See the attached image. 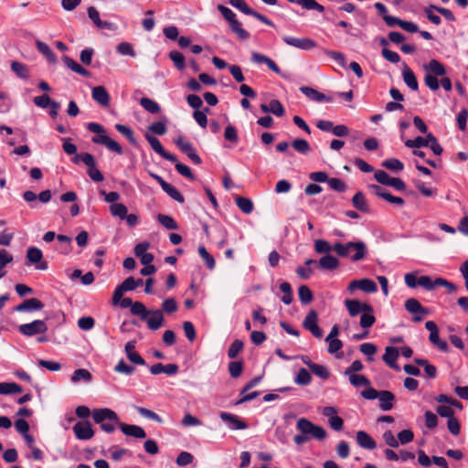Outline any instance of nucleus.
<instances>
[{
  "instance_id": "1",
  "label": "nucleus",
  "mask_w": 468,
  "mask_h": 468,
  "mask_svg": "<svg viewBox=\"0 0 468 468\" xmlns=\"http://www.w3.org/2000/svg\"><path fill=\"white\" fill-rule=\"evenodd\" d=\"M344 304L351 317L360 314L359 325L363 329H369L375 324L374 309L369 303H362L356 299H346Z\"/></svg>"
},
{
  "instance_id": "2",
  "label": "nucleus",
  "mask_w": 468,
  "mask_h": 468,
  "mask_svg": "<svg viewBox=\"0 0 468 468\" xmlns=\"http://www.w3.org/2000/svg\"><path fill=\"white\" fill-rule=\"evenodd\" d=\"M296 429L300 432L294 435L293 441L297 445H303L312 438L324 440L326 437V431L305 418H301L296 422Z\"/></svg>"
},
{
  "instance_id": "3",
  "label": "nucleus",
  "mask_w": 468,
  "mask_h": 468,
  "mask_svg": "<svg viewBox=\"0 0 468 468\" xmlns=\"http://www.w3.org/2000/svg\"><path fill=\"white\" fill-rule=\"evenodd\" d=\"M334 251L340 257H349L352 261H359L367 254V248L363 241L336 242Z\"/></svg>"
},
{
  "instance_id": "4",
  "label": "nucleus",
  "mask_w": 468,
  "mask_h": 468,
  "mask_svg": "<svg viewBox=\"0 0 468 468\" xmlns=\"http://www.w3.org/2000/svg\"><path fill=\"white\" fill-rule=\"evenodd\" d=\"M92 418L97 424H100L101 430L107 433H112L116 427H120L121 424L115 411L108 408L94 409Z\"/></svg>"
},
{
  "instance_id": "5",
  "label": "nucleus",
  "mask_w": 468,
  "mask_h": 468,
  "mask_svg": "<svg viewBox=\"0 0 468 468\" xmlns=\"http://www.w3.org/2000/svg\"><path fill=\"white\" fill-rule=\"evenodd\" d=\"M404 282L405 284L411 289L420 286L425 290L431 291L438 286V284H436V279L432 281L428 275H422L417 278L415 272L406 273L404 276Z\"/></svg>"
},
{
  "instance_id": "6",
  "label": "nucleus",
  "mask_w": 468,
  "mask_h": 468,
  "mask_svg": "<svg viewBox=\"0 0 468 468\" xmlns=\"http://www.w3.org/2000/svg\"><path fill=\"white\" fill-rule=\"evenodd\" d=\"M18 331L26 336H34L38 334H44L48 331V326L43 320H34L28 324H23L18 326Z\"/></svg>"
},
{
  "instance_id": "7",
  "label": "nucleus",
  "mask_w": 468,
  "mask_h": 468,
  "mask_svg": "<svg viewBox=\"0 0 468 468\" xmlns=\"http://www.w3.org/2000/svg\"><path fill=\"white\" fill-rule=\"evenodd\" d=\"M405 309L412 314L414 316L412 320L414 322H420L423 317L429 314L428 309L423 307L420 302L415 298H410L405 302Z\"/></svg>"
},
{
  "instance_id": "8",
  "label": "nucleus",
  "mask_w": 468,
  "mask_h": 468,
  "mask_svg": "<svg viewBox=\"0 0 468 468\" xmlns=\"http://www.w3.org/2000/svg\"><path fill=\"white\" fill-rule=\"evenodd\" d=\"M175 144L180 149L182 153L187 155V157L196 165H200L202 163L201 158L196 153V150L193 144L186 140V138L179 136L175 140Z\"/></svg>"
},
{
  "instance_id": "9",
  "label": "nucleus",
  "mask_w": 468,
  "mask_h": 468,
  "mask_svg": "<svg viewBox=\"0 0 468 468\" xmlns=\"http://www.w3.org/2000/svg\"><path fill=\"white\" fill-rule=\"evenodd\" d=\"M282 41L286 45L301 50H310L316 47V42L309 37H295L292 36H283Z\"/></svg>"
},
{
  "instance_id": "10",
  "label": "nucleus",
  "mask_w": 468,
  "mask_h": 468,
  "mask_svg": "<svg viewBox=\"0 0 468 468\" xmlns=\"http://www.w3.org/2000/svg\"><path fill=\"white\" fill-rule=\"evenodd\" d=\"M317 321V313L314 310H310L303 320V325L306 330L310 331L314 337L321 338L323 336V331L318 326Z\"/></svg>"
},
{
  "instance_id": "11",
  "label": "nucleus",
  "mask_w": 468,
  "mask_h": 468,
  "mask_svg": "<svg viewBox=\"0 0 468 468\" xmlns=\"http://www.w3.org/2000/svg\"><path fill=\"white\" fill-rule=\"evenodd\" d=\"M347 289L350 292H353L355 290L359 289L367 293H374L378 291V286L374 281L367 278H364L361 280L352 281L348 284Z\"/></svg>"
},
{
  "instance_id": "12",
  "label": "nucleus",
  "mask_w": 468,
  "mask_h": 468,
  "mask_svg": "<svg viewBox=\"0 0 468 468\" xmlns=\"http://www.w3.org/2000/svg\"><path fill=\"white\" fill-rule=\"evenodd\" d=\"M43 253L42 251L36 247H30L27 251V264H36L37 270H47L48 264L46 261H42Z\"/></svg>"
},
{
  "instance_id": "13",
  "label": "nucleus",
  "mask_w": 468,
  "mask_h": 468,
  "mask_svg": "<svg viewBox=\"0 0 468 468\" xmlns=\"http://www.w3.org/2000/svg\"><path fill=\"white\" fill-rule=\"evenodd\" d=\"M219 417L225 422L229 430H245L248 428L247 423L239 419L237 415L229 412H220Z\"/></svg>"
},
{
  "instance_id": "14",
  "label": "nucleus",
  "mask_w": 468,
  "mask_h": 468,
  "mask_svg": "<svg viewBox=\"0 0 468 468\" xmlns=\"http://www.w3.org/2000/svg\"><path fill=\"white\" fill-rule=\"evenodd\" d=\"M92 142L97 144L105 145L110 151L114 152L118 154H122V146L113 139L106 134V131L103 133H99L92 138Z\"/></svg>"
},
{
  "instance_id": "15",
  "label": "nucleus",
  "mask_w": 468,
  "mask_h": 468,
  "mask_svg": "<svg viewBox=\"0 0 468 468\" xmlns=\"http://www.w3.org/2000/svg\"><path fill=\"white\" fill-rule=\"evenodd\" d=\"M144 137L156 154H160L165 160H168L170 162H176V156L166 152L164 149L159 139L153 135H150L149 133H145Z\"/></svg>"
},
{
  "instance_id": "16",
  "label": "nucleus",
  "mask_w": 468,
  "mask_h": 468,
  "mask_svg": "<svg viewBox=\"0 0 468 468\" xmlns=\"http://www.w3.org/2000/svg\"><path fill=\"white\" fill-rule=\"evenodd\" d=\"M72 430L79 440H90L94 435V431L89 421H79L73 426Z\"/></svg>"
},
{
  "instance_id": "17",
  "label": "nucleus",
  "mask_w": 468,
  "mask_h": 468,
  "mask_svg": "<svg viewBox=\"0 0 468 468\" xmlns=\"http://www.w3.org/2000/svg\"><path fill=\"white\" fill-rule=\"evenodd\" d=\"M83 163L88 166V175L94 182L103 181L104 176L102 173L96 167V162L94 156L91 154H85Z\"/></svg>"
},
{
  "instance_id": "18",
  "label": "nucleus",
  "mask_w": 468,
  "mask_h": 468,
  "mask_svg": "<svg viewBox=\"0 0 468 468\" xmlns=\"http://www.w3.org/2000/svg\"><path fill=\"white\" fill-rule=\"evenodd\" d=\"M302 93H303L310 101L315 102H332L334 100L331 96H327L317 90L303 86L300 88Z\"/></svg>"
},
{
  "instance_id": "19",
  "label": "nucleus",
  "mask_w": 468,
  "mask_h": 468,
  "mask_svg": "<svg viewBox=\"0 0 468 468\" xmlns=\"http://www.w3.org/2000/svg\"><path fill=\"white\" fill-rule=\"evenodd\" d=\"M143 321L146 322L150 330L155 331L164 324V314L160 310H149V315Z\"/></svg>"
},
{
  "instance_id": "20",
  "label": "nucleus",
  "mask_w": 468,
  "mask_h": 468,
  "mask_svg": "<svg viewBox=\"0 0 468 468\" xmlns=\"http://www.w3.org/2000/svg\"><path fill=\"white\" fill-rule=\"evenodd\" d=\"M92 99L101 107L106 108L110 105V94L103 86H95L91 90Z\"/></svg>"
},
{
  "instance_id": "21",
  "label": "nucleus",
  "mask_w": 468,
  "mask_h": 468,
  "mask_svg": "<svg viewBox=\"0 0 468 468\" xmlns=\"http://www.w3.org/2000/svg\"><path fill=\"white\" fill-rule=\"evenodd\" d=\"M250 59L254 64H258V65L265 64L271 71H273L277 74H281V69L277 66V64L271 58H269L261 53L253 51L251 53Z\"/></svg>"
},
{
  "instance_id": "22",
  "label": "nucleus",
  "mask_w": 468,
  "mask_h": 468,
  "mask_svg": "<svg viewBox=\"0 0 468 468\" xmlns=\"http://www.w3.org/2000/svg\"><path fill=\"white\" fill-rule=\"evenodd\" d=\"M44 307L42 302L37 298H30L25 300L22 303L16 305L14 311L24 313V312H34L39 311Z\"/></svg>"
},
{
  "instance_id": "23",
  "label": "nucleus",
  "mask_w": 468,
  "mask_h": 468,
  "mask_svg": "<svg viewBox=\"0 0 468 468\" xmlns=\"http://www.w3.org/2000/svg\"><path fill=\"white\" fill-rule=\"evenodd\" d=\"M88 16L100 29L114 30L116 26L109 21H102L100 18V14L97 9L93 6L88 8Z\"/></svg>"
},
{
  "instance_id": "24",
  "label": "nucleus",
  "mask_w": 468,
  "mask_h": 468,
  "mask_svg": "<svg viewBox=\"0 0 468 468\" xmlns=\"http://www.w3.org/2000/svg\"><path fill=\"white\" fill-rule=\"evenodd\" d=\"M119 428L122 431V432L123 434H125L126 436H130V437H133V438H137V439H144L146 437V433H145L144 430L140 426L133 425V424H125V423L121 422Z\"/></svg>"
},
{
  "instance_id": "25",
  "label": "nucleus",
  "mask_w": 468,
  "mask_h": 468,
  "mask_svg": "<svg viewBox=\"0 0 468 468\" xmlns=\"http://www.w3.org/2000/svg\"><path fill=\"white\" fill-rule=\"evenodd\" d=\"M135 341H129L125 344L124 350L127 358L136 365H145V360L135 351Z\"/></svg>"
},
{
  "instance_id": "26",
  "label": "nucleus",
  "mask_w": 468,
  "mask_h": 468,
  "mask_svg": "<svg viewBox=\"0 0 468 468\" xmlns=\"http://www.w3.org/2000/svg\"><path fill=\"white\" fill-rule=\"evenodd\" d=\"M150 372L153 375H158L165 373L169 376L176 375L178 372V366L176 364H166L156 363L150 367Z\"/></svg>"
},
{
  "instance_id": "27",
  "label": "nucleus",
  "mask_w": 468,
  "mask_h": 468,
  "mask_svg": "<svg viewBox=\"0 0 468 468\" xmlns=\"http://www.w3.org/2000/svg\"><path fill=\"white\" fill-rule=\"evenodd\" d=\"M399 355V353L398 348L394 346H387L385 349V354L383 355V360L391 368L399 370V367L396 363Z\"/></svg>"
},
{
  "instance_id": "28",
  "label": "nucleus",
  "mask_w": 468,
  "mask_h": 468,
  "mask_svg": "<svg viewBox=\"0 0 468 468\" xmlns=\"http://www.w3.org/2000/svg\"><path fill=\"white\" fill-rule=\"evenodd\" d=\"M378 399H379L380 410L388 411L393 408V401L395 400V396L392 392L388 390H382L379 392V396Z\"/></svg>"
},
{
  "instance_id": "29",
  "label": "nucleus",
  "mask_w": 468,
  "mask_h": 468,
  "mask_svg": "<svg viewBox=\"0 0 468 468\" xmlns=\"http://www.w3.org/2000/svg\"><path fill=\"white\" fill-rule=\"evenodd\" d=\"M356 441L362 448L373 450L377 447L376 441L366 431H359L356 432Z\"/></svg>"
},
{
  "instance_id": "30",
  "label": "nucleus",
  "mask_w": 468,
  "mask_h": 468,
  "mask_svg": "<svg viewBox=\"0 0 468 468\" xmlns=\"http://www.w3.org/2000/svg\"><path fill=\"white\" fill-rule=\"evenodd\" d=\"M318 266L323 270H335L339 266V261L335 256L326 254L320 258Z\"/></svg>"
},
{
  "instance_id": "31",
  "label": "nucleus",
  "mask_w": 468,
  "mask_h": 468,
  "mask_svg": "<svg viewBox=\"0 0 468 468\" xmlns=\"http://www.w3.org/2000/svg\"><path fill=\"white\" fill-rule=\"evenodd\" d=\"M62 60H63L64 64L69 69H70L72 71H74L75 73H78L80 76H84V77L90 76V71L88 69H86L85 68H83L82 66H80V64H78L73 58H71L68 56H64L62 58Z\"/></svg>"
},
{
  "instance_id": "32",
  "label": "nucleus",
  "mask_w": 468,
  "mask_h": 468,
  "mask_svg": "<svg viewBox=\"0 0 468 468\" xmlns=\"http://www.w3.org/2000/svg\"><path fill=\"white\" fill-rule=\"evenodd\" d=\"M36 47L37 50L46 57L49 63L55 64L57 62V57L48 44L40 40H37Z\"/></svg>"
},
{
  "instance_id": "33",
  "label": "nucleus",
  "mask_w": 468,
  "mask_h": 468,
  "mask_svg": "<svg viewBox=\"0 0 468 468\" xmlns=\"http://www.w3.org/2000/svg\"><path fill=\"white\" fill-rule=\"evenodd\" d=\"M403 80L405 84L412 90H417L419 84L414 72L407 66L404 67L402 71Z\"/></svg>"
},
{
  "instance_id": "34",
  "label": "nucleus",
  "mask_w": 468,
  "mask_h": 468,
  "mask_svg": "<svg viewBox=\"0 0 468 468\" xmlns=\"http://www.w3.org/2000/svg\"><path fill=\"white\" fill-rule=\"evenodd\" d=\"M12 71L20 79L27 80L29 78V69L28 67L18 61H13L11 63Z\"/></svg>"
},
{
  "instance_id": "35",
  "label": "nucleus",
  "mask_w": 468,
  "mask_h": 468,
  "mask_svg": "<svg viewBox=\"0 0 468 468\" xmlns=\"http://www.w3.org/2000/svg\"><path fill=\"white\" fill-rule=\"evenodd\" d=\"M425 69L429 73L436 77L443 76L446 73L444 66L436 59H431L429 64L425 66Z\"/></svg>"
},
{
  "instance_id": "36",
  "label": "nucleus",
  "mask_w": 468,
  "mask_h": 468,
  "mask_svg": "<svg viewBox=\"0 0 468 468\" xmlns=\"http://www.w3.org/2000/svg\"><path fill=\"white\" fill-rule=\"evenodd\" d=\"M91 378H92V377L89 370H87L85 368H79L73 372V374L70 378V380L73 383H78L80 381L89 383V382H90Z\"/></svg>"
},
{
  "instance_id": "37",
  "label": "nucleus",
  "mask_w": 468,
  "mask_h": 468,
  "mask_svg": "<svg viewBox=\"0 0 468 468\" xmlns=\"http://www.w3.org/2000/svg\"><path fill=\"white\" fill-rule=\"evenodd\" d=\"M148 130L156 135H164L167 132V120L165 117L162 118L160 121L153 122Z\"/></svg>"
},
{
  "instance_id": "38",
  "label": "nucleus",
  "mask_w": 468,
  "mask_h": 468,
  "mask_svg": "<svg viewBox=\"0 0 468 468\" xmlns=\"http://www.w3.org/2000/svg\"><path fill=\"white\" fill-rule=\"evenodd\" d=\"M354 207L361 212H368L369 207L366 201L365 196L362 192H357L352 198Z\"/></svg>"
},
{
  "instance_id": "39",
  "label": "nucleus",
  "mask_w": 468,
  "mask_h": 468,
  "mask_svg": "<svg viewBox=\"0 0 468 468\" xmlns=\"http://www.w3.org/2000/svg\"><path fill=\"white\" fill-rule=\"evenodd\" d=\"M22 388L15 382H1L0 383V394L10 395L21 393Z\"/></svg>"
},
{
  "instance_id": "40",
  "label": "nucleus",
  "mask_w": 468,
  "mask_h": 468,
  "mask_svg": "<svg viewBox=\"0 0 468 468\" xmlns=\"http://www.w3.org/2000/svg\"><path fill=\"white\" fill-rule=\"evenodd\" d=\"M231 31L237 35L239 39L246 40L250 38V33L242 27L241 23L237 19L229 24Z\"/></svg>"
},
{
  "instance_id": "41",
  "label": "nucleus",
  "mask_w": 468,
  "mask_h": 468,
  "mask_svg": "<svg viewBox=\"0 0 468 468\" xmlns=\"http://www.w3.org/2000/svg\"><path fill=\"white\" fill-rule=\"evenodd\" d=\"M140 105L150 113H158L161 111L160 105L150 98H142Z\"/></svg>"
},
{
  "instance_id": "42",
  "label": "nucleus",
  "mask_w": 468,
  "mask_h": 468,
  "mask_svg": "<svg viewBox=\"0 0 468 468\" xmlns=\"http://www.w3.org/2000/svg\"><path fill=\"white\" fill-rule=\"evenodd\" d=\"M312 381V376L309 371L305 368L299 369L296 377L294 378V382L300 386H307Z\"/></svg>"
},
{
  "instance_id": "43",
  "label": "nucleus",
  "mask_w": 468,
  "mask_h": 468,
  "mask_svg": "<svg viewBox=\"0 0 468 468\" xmlns=\"http://www.w3.org/2000/svg\"><path fill=\"white\" fill-rule=\"evenodd\" d=\"M381 165L394 172L402 171L404 168L403 163L397 158L386 159L382 162Z\"/></svg>"
},
{
  "instance_id": "44",
  "label": "nucleus",
  "mask_w": 468,
  "mask_h": 468,
  "mask_svg": "<svg viewBox=\"0 0 468 468\" xmlns=\"http://www.w3.org/2000/svg\"><path fill=\"white\" fill-rule=\"evenodd\" d=\"M131 313L133 315L139 316L142 320L147 318L149 315V310L145 307L144 303L141 302H134L133 306L131 307Z\"/></svg>"
},
{
  "instance_id": "45",
  "label": "nucleus",
  "mask_w": 468,
  "mask_h": 468,
  "mask_svg": "<svg viewBox=\"0 0 468 468\" xmlns=\"http://www.w3.org/2000/svg\"><path fill=\"white\" fill-rule=\"evenodd\" d=\"M115 129L121 133L122 134L124 137L127 138V140L133 144V145H136L137 144V141L134 137V134H133V130L126 126V125H123V124H116L115 125Z\"/></svg>"
},
{
  "instance_id": "46",
  "label": "nucleus",
  "mask_w": 468,
  "mask_h": 468,
  "mask_svg": "<svg viewBox=\"0 0 468 468\" xmlns=\"http://www.w3.org/2000/svg\"><path fill=\"white\" fill-rule=\"evenodd\" d=\"M292 148L302 154H307L311 151V147L309 143L304 139H295L292 143Z\"/></svg>"
},
{
  "instance_id": "47",
  "label": "nucleus",
  "mask_w": 468,
  "mask_h": 468,
  "mask_svg": "<svg viewBox=\"0 0 468 468\" xmlns=\"http://www.w3.org/2000/svg\"><path fill=\"white\" fill-rule=\"evenodd\" d=\"M236 205L245 214H250L253 210V203L247 197H239L236 198Z\"/></svg>"
},
{
  "instance_id": "48",
  "label": "nucleus",
  "mask_w": 468,
  "mask_h": 468,
  "mask_svg": "<svg viewBox=\"0 0 468 468\" xmlns=\"http://www.w3.org/2000/svg\"><path fill=\"white\" fill-rule=\"evenodd\" d=\"M297 4L306 10H315L319 13H323L324 11V7L315 0H298Z\"/></svg>"
},
{
  "instance_id": "49",
  "label": "nucleus",
  "mask_w": 468,
  "mask_h": 468,
  "mask_svg": "<svg viewBox=\"0 0 468 468\" xmlns=\"http://www.w3.org/2000/svg\"><path fill=\"white\" fill-rule=\"evenodd\" d=\"M349 378V382L354 387H369L370 381L364 376L359 374H350L346 375Z\"/></svg>"
},
{
  "instance_id": "50",
  "label": "nucleus",
  "mask_w": 468,
  "mask_h": 468,
  "mask_svg": "<svg viewBox=\"0 0 468 468\" xmlns=\"http://www.w3.org/2000/svg\"><path fill=\"white\" fill-rule=\"evenodd\" d=\"M299 299L303 304H308L313 301V292L306 285H301L298 289Z\"/></svg>"
},
{
  "instance_id": "51",
  "label": "nucleus",
  "mask_w": 468,
  "mask_h": 468,
  "mask_svg": "<svg viewBox=\"0 0 468 468\" xmlns=\"http://www.w3.org/2000/svg\"><path fill=\"white\" fill-rule=\"evenodd\" d=\"M314 250L319 254H329L331 250H334L330 243L325 239H316L314 241Z\"/></svg>"
},
{
  "instance_id": "52",
  "label": "nucleus",
  "mask_w": 468,
  "mask_h": 468,
  "mask_svg": "<svg viewBox=\"0 0 468 468\" xmlns=\"http://www.w3.org/2000/svg\"><path fill=\"white\" fill-rule=\"evenodd\" d=\"M162 189L173 199L177 202L183 203L185 201L181 193L172 185L166 183Z\"/></svg>"
},
{
  "instance_id": "53",
  "label": "nucleus",
  "mask_w": 468,
  "mask_h": 468,
  "mask_svg": "<svg viewBox=\"0 0 468 468\" xmlns=\"http://www.w3.org/2000/svg\"><path fill=\"white\" fill-rule=\"evenodd\" d=\"M157 220L162 226H164L167 229H178V225L176 224L175 219L170 216L159 214L157 216Z\"/></svg>"
},
{
  "instance_id": "54",
  "label": "nucleus",
  "mask_w": 468,
  "mask_h": 468,
  "mask_svg": "<svg viewBox=\"0 0 468 468\" xmlns=\"http://www.w3.org/2000/svg\"><path fill=\"white\" fill-rule=\"evenodd\" d=\"M280 290L283 293V296L282 297V301L285 304H290L292 301V287L289 282H283L280 285Z\"/></svg>"
},
{
  "instance_id": "55",
  "label": "nucleus",
  "mask_w": 468,
  "mask_h": 468,
  "mask_svg": "<svg viewBox=\"0 0 468 468\" xmlns=\"http://www.w3.org/2000/svg\"><path fill=\"white\" fill-rule=\"evenodd\" d=\"M198 254L205 261L207 267L209 270H213L215 268L216 262L212 255L208 253L207 249L204 246H200L198 248Z\"/></svg>"
},
{
  "instance_id": "56",
  "label": "nucleus",
  "mask_w": 468,
  "mask_h": 468,
  "mask_svg": "<svg viewBox=\"0 0 468 468\" xmlns=\"http://www.w3.org/2000/svg\"><path fill=\"white\" fill-rule=\"evenodd\" d=\"M13 256L5 250H0V279L5 275V267L12 262Z\"/></svg>"
},
{
  "instance_id": "57",
  "label": "nucleus",
  "mask_w": 468,
  "mask_h": 468,
  "mask_svg": "<svg viewBox=\"0 0 468 468\" xmlns=\"http://www.w3.org/2000/svg\"><path fill=\"white\" fill-rule=\"evenodd\" d=\"M169 58L179 70H183L186 68L185 57L179 51H171Z\"/></svg>"
},
{
  "instance_id": "58",
  "label": "nucleus",
  "mask_w": 468,
  "mask_h": 468,
  "mask_svg": "<svg viewBox=\"0 0 468 468\" xmlns=\"http://www.w3.org/2000/svg\"><path fill=\"white\" fill-rule=\"evenodd\" d=\"M136 410H137L138 413L144 418H146L148 420H154L158 423L163 422L162 418L151 410H148V409H145L143 407H137Z\"/></svg>"
},
{
  "instance_id": "59",
  "label": "nucleus",
  "mask_w": 468,
  "mask_h": 468,
  "mask_svg": "<svg viewBox=\"0 0 468 468\" xmlns=\"http://www.w3.org/2000/svg\"><path fill=\"white\" fill-rule=\"evenodd\" d=\"M110 211L112 216L118 217L121 219H124L128 209L123 204L115 203L111 205Z\"/></svg>"
},
{
  "instance_id": "60",
  "label": "nucleus",
  "mask_w": 468,
  "mask_h": 468,
  "mask_svg": "<svg viewBox=\"0 0 468 468\" xmlns=\"http://www.w3.org/2000/svg\"><path fill=\"white\" fill-rule=\"evenodd\" d=\"M243 370V363L241 361H232L229 364V372L231 378H239Z\"/></svg>"
},
{
  "instance_id": "61",
  "label": "nucleus",
  "mask_w": 468,
  "mask_h": 468,
  "mask_svg": "<svg viewBox=\"0 0 468 468\" xmlns=\"http://www.w3.org/2000/svg\"><path fill=\"white\" fill-rule=\"evenodd\" d=\"M117 52L122 56H130L132 58L135 57V52L133 50V46L128 42H121L117 48Z\"/></svg>"
},
{
  "instance_id": "62",
  "label": "nucleus",
  "mask_w": 468,
  "mask_h": 468,
  "mask_svg": "<svg viewBox=\"0 0 468 468\" xmlns=\"http://www.w3.org/2000/svg\"><path fill=\"white\" fill-rule=\"evenodd\" d=\"M208 108H206L204 111H195L193 113V117L195 121L200 125L202 128H206L207 125V112H208Z\"/></svg>"
},
{
  "instance_id": "63",
  "label": "nucleus",
  "mask_w": 468,
  "mask_h": 468,
  "mask_svg": "<svg viewBox=\"0 0 468 468\" xmlns=\"http://www.w3.org/2000/svg\"><path fill=\"white\" fill-rule=\"evenodd\" d=\"M424 420L425 426L430 430L436 428L438 425V417L435 413H433L431 410H427L424 413Z\"/></svg>"
},
{
  "instance_id": "64",
  "label": "nucleus",
  "mask_w": 468,
  "mask_h": 468,
  "mask_svg": "<svg viewBox=\"0 0 468 468\" xmlns=\"http://www.w3.org/2000/svg\"><path fill=\"white\" fill-rule=\"evenodd\" d=\"M359 350L367 356L368 361H372V356L376 354L377 347L374 344L364 343L360 345Z\"/></svg>"
}]
</instances>
